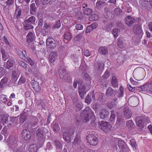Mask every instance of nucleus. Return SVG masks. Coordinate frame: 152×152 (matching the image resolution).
<instances>
[{
  "label": "nucleus",
  "instance_id": "obj_45",
  "mask_svg": "<svg viewBox=\"0 0 152 152\" xmlns=\"http://www.w3.org/2000/svg\"><path fill=\"white\" fill-rule=\"evenodd\" d=\"M80 137L77 134L76 135L74 139V142H73V144L76 145V144H78L80 142Z\"/></svg>",
  "mask_w": 152,
  "mask_h": 152
},
{
  "label": "nucleus",
  "instance_id": "obj_6",
  "mask_svg": "<svg viewBox=\"0 0 152 152\" xmlns=\"http://www.w3.org/2000/svg\"><path fill=\"white\" fill-rule=\"evenodd\" d=\"M104 64L103 63L98 61L94 64V72L98 75L100 74L102 71L103 68Z\"/></svg>",
  "mask_w": 152,
  "mask_h": 152
},
{
  "label": "nucleus",
  "instance_id": "obj_31",
  "mask_svg": "<svg viewBox=\"0 0 152 152\" xmlns=\"http://www.w3.org/2000/svg\"><path fill=\"white\" fill-rule=\"evenodd\" d=\"M124 89L122 86H120L117 93L116 94V96L118 98H121L124 96Z\"/></svg>",
  "mask_w": 152,
  "mask_h": 152
},
{
  "label": "nucleus",
  "instance_id": "obj_19",
  "mask_svg": "<svg viewBox=\"0 0 152 152\" xmlns=\"http://www.w3.org/2000/svg\"><path fill=\"white\" fill-rule=\"evenodd\" d=\"M111 83L112 86L114 88H117L118 86V83L117 79L115 76H113L111 80Z\"/></svg>",
  "mask_w": 152,
  "mask_h": 152
},
{
  "label": "nucleus",
  "instance_id": "obj_64",
  "mask_svg": "<svg viewBox=\"0 0 152 152\" xmlns=\"http://www.w3.org/2000/svg\"><path fill=\"white\" fill-rule=\"evenodd\" d=\"M76 29L77 30H81L83 29V27L82 25L78 24L75 26Z\"/></svg>",
  "mask_w": 152,
  "mask_h": 152
},
{
  "label": "nucleus",
  "instance_id": "obj_12",
  "mask_svg": "<svg viewBox=\"0 0 152 152\" xmlns=\"http://www.w3.org/2000/svg\"><path fill=\"white\" fill-rule=\"evenodd\" d=\"M125 21L126 24L129 27L132 26L136 21L134 18L130 16L126 17Z\"/></svg>",
  "mask_w": 152,
  "mask_h": 152
},
{
  "label": "nucleus",
  "instance_id": "obj_29",
  "mask_svg": "<svg viewBox=\"0 0 152 152\" xmlns=\"http://www.w3.org/2000/svg\"><path fill=\"white\" fill-rule=\"evenodd\" d=\"M37 148V146L36 144H32L29 146L28 150L29 152H36Z\"/></svg>",
  "mask_w": 152,
  "mask_h": 152
},
{
  "label": "nucleus",
  "instance_id": "obj_42",
  "mask_svg": "<svg viewBox=\"0 0 152 152\" xmlns=\"http://www.w3.org/2000/svg\"><path fill=\"white\" fill-rule=\"evenodd\" d=\"M99 18V17L97 15L94 14L89 17V20L90 21L96 20L98 19Z\"/></svg>",
  "mask_w": 152,
  "mask_h": 152
},
{
  "label": "nucleus",
  "instance_id": "obj_39",
  "mask_svg": "<svg viewBox=\"0 0 152 152\" xmlns=\"http://www.w3.org/2000/svg\"><path fill=\"white\" fill-rule=\"evenodd\" d=\"M126 126L129 129H132L135 125L132 120H130L127 121L126 123Z\"/></svg>",
  "mask_w": 152,
  "mask_h": 152
},
{
  "label": "nucleus",
  "instance_id": "obj_47",
  "mask_svg": "<svg viewBox=\"0 0 152 152\" xmlns=\"http://www.w3.org/2000/svg\"><path fill=\"white\" fill-rule=\"evenodd\" d=\"M30 9L31 13L32 14H34L36 10V8L34 3H33L31 4Z\"/></svg>",
  "mask_w": 152,
  "mask_h": 152
},
{
  "label": "nucleus",
  "instance_id": "obj_59",
  "mask_svg": "<svg viewBox=\"0 0 152 152\" xmlns=\"http://www.w3.org/2000/svg\"><path fill=\"white\" fill-rule=\"evenodd\" d=\"M110 75V72L108 70H107L106 72H105L103 76V77L104 80L106 79L107 78H108Z\"/></svg>",
  "mask_w": 152,
  "mask_h": 152
},
{
  "label": "nucleus",
  "instance_id": "obj_41",
  "mask_svg": "<svg viewBox=\"0 0 152 152\" xmlns=\"http://www.w3.org/2000/svg\"><path fill=\"white\" fill-rule=\"evenodd\" d=\"M96 100L98 101L99 102H101L102 101L103 96L102 94H100L99 93H96Z\"/></svg>",
  "mask_w": 152,
  "mask_h": 152
},
{
  "label": "nucleus",
  "instance_id": "obj_1",
  "mask_svg": "<svg viewBox=\"0 0 152 152\" xmlns=\"http://www.w3.org/2000/svg\"><path fill=\"white\" fill-rule=\"evenodd\" d=\"M80 115L82 121L86 123L89 121L94 115V114L91 109L86 107L81 113Z\"/></svg>",
  "mask_w": 152,
  "mask_h": 152
},
{
  "label": "nucleus",
  "instance_id": "obj_61",
  "mask_svg": "<svg viewBox=\"0 0 152 152\" xmlns=\"http://www.w3.org/2000/svg\"><path fill=\"white\" fill-rule=\"evenodd\" d=\"M6 72L3 67H0V77H2L5 74Z\"/></svg>",
  "mask_w": 152,
  "mask_h": 152
},
{
  "label": "nucleus",
  "instance_id": "obj_56",
  "mask_svg": "<svg viewBox=\"0 0 152 152\" xmlns=\"http://www.w3.org/2000/svg\"><path fill=\"white\" fill-rule=\"evenodd\" d=\"M54 142L57 148H61V143L58 140H56Z\"/></svg>",
  "mask_w": 152,
  "mask_h": 152
},
{
  "label": "nucleus",
  "instance_id": "obj_15",
  "mask_svg": "<svg viewBox=\"0 0 152 152\" xmlns=\"http://www.w3.org/2000/svg\"><path fill=\"white\" fill-rule=\"evenodd\" d=\"M124 123L122 116L121 115H118L117 116V121L114 127L116 129L119 128Z\"/></svg>",
  "mask_w": 152,
  "mask_h": 152
},
{
  "label": "nucleus",
  "instance_id": "obj_25",
  "mask_svg": "<svg viewBox=\"0 0 152 152\" xmlns=\"http://www.w3.org/2000/svg\"><path fill=\"white\" fill-rule=\"evenodd\" d=\"M137 90L140 91H142L146 93H148V84H145L140 87L136 88Z\"/></svg>",
  "mask_w": 152,
  "mask_h": 152
},
{
  "label": "nucleus",
  "instance_id": "obj_21",
  "mask_svg": "<svg viewBox=\"0 0 152 152\" xmlns=\"http://www.w3.org/2000/svg\"><path fill=\"white\" fill-rule=\"evenodd\" d=\"M9 145H15L17 143L18 139L14 137H9L7 139Z\"/></svg>",
  "mask_w": 152,
  "mask_h": 152
},
{
  "label": "nucleus",
  "instance_id": "obj_63",
  "mask_svg": "<svg viewBox=\"0 0 152 152\" xmlns=\"http://www.w3.org/2000/svg\"><path fill=\"white\" fill-rule=\"evenodd\" d=\"M82 77L84 79L86 80H89L90 79L89 75L86 73H83V74Z\"/></svg>",
  "mask_w": 152,
  "mask_h": 152
},
{
  "label": "nucleus",
  "instance_id": "obj_22",
  "mask_svg": "<svg viewBox=\"0 0 152 152\" xmlns=\"http://www.w3.org/2000/svg\"><path fill=\"white\" fill-rule=\"evenodd\" d=\"M23 25L24 29L25 30H28L31 29H33L34 28L32 24L26 20H25L24 22H23Z\"/></svg>",
  "mask_w": 152,
  "mask_h": 152
},
{
  "label": "nucleus",
  "instance_id": "obj_9",
  "mask_svg": "<svg viewBox=\"0 0 152 152\" xmlns=\"http://www.w3.org/2000/svg\"><path fill=\"white\" fill-rule=\"evenodd\" d=\"M46 44L49 48L54 49L56 46V42L54 39L49 37L46 39Z\"/></svg>",
  "mask_w": 152,
  "mask_h": 152
},
{
  "label": "nucleus",
  "instance_id": "obj_46",
  "mask_svg": "<svg viewBox=\"0 0 152 152\" xmlns=\"http://www.w3.org/2000/svg\"><path fill=\"white\" fill-rule=\"evenodd\" d=\"M115 112L113 110H112L111 111V115L109 121H113L115 120Z\"/></svg>",
  "mask_w": 152,
  "mask_h": 152
},
{
  "label": "nucleus",
  "instance_id": "obj_40",
  "mask_svg": "<svg viewBox=\"0 0 152 152\" xmlns=\"http://www.w3.org/2000/svg\"><path fill=\"white\" fill-rule=\"evenodd\" d=\"M19 64L20 66L22 67L26 70H27L28 67H29V65L26 64L22 61H20L19 62Z\"/></svg>",
  "mask_w": 152,
  "mask_h": 152
},
{
  "label": "nucleus",
  "instance_id": "obj_7",
  "mask_svg": "<svg viewBox=\"0 0 152 152\" xmlns=\"http://www.w3.org/2000/svg\"><path fill=\"white\" fill-rule=\"evenodd\" d=\"M87 140L91 145H95L97 143V138L95 136L90 134L87 137Z\"/></svg>",
  "mask_w": 152,
  "mask_h": 152
},
{
  "label": "nucleus",
  "instance_id": "obj_27",
  "mask_svg": "<svg viewBox=\"0 0 152 152\" xmlns=\"http://www.w3.org/2000/svg\"><path fill=\"white\" fill-rule=\"evenodd\" d=\"M57 58V54L55 52H52L50 53L49 57V60L51 63H53Z\"/></svg>",
  "mask_w": 152,
  "mask_h": 152
},
{
  "label": "nucleus",
  "instance_id": "obj_2",
  "mask_svg": "<svg viewBox=\"0 0 152 152\" xmlns=\"http://www.w3.org/2000/svg\"><path fill=\"white\" fill-rule=\"evenodd\" d=\"M136 125L140 128L142 129L144 126V123H149V120L148 118L145 115L138 116L135 119Z\"/></svg>",
  "mask_w": 152,
  "mask_h": 152
},
{
  "label": "nucleus",
  "instance_id": "obj_62",
  "mask_svg": "<svg viewBox=\"0 0 152 152\" xmlns=\"http://www.w3.org/2000/svg\"><path fill=\"white\" fill-rule=\"evenodd\" d=\"M82 121V119L81 118V115L79 116V117H77L76 118V123L77 125L80 124Z\"/></svg>",
  "mask_w": 152,
  "mask_h": 152
},
{
  "label": "nucleus",
  "instance_id": "obj_20",
  "mask_svg": "<svg viewBox=\"0 0 152 152\" xmlns=\"http://www.w3.org/2000/svg\"><path fill=\"white\" fill-rule=\"evenodd\" d=\"M9 115H7L2 114L0 115V118L2 122L4 125L6 124L8 122Z\"/></svg>",
  "mask_w": 152,
  "mask_h": 152
},
{
  "label": "nucleus",
  "instance_id": "obj_17",
  "mask_svg": "<svg viewBox=\"0 0 152 152\" xmlns=\"http://www.w3.org/2000/svg\"><path fill=\"white\" fill-rule=\"evenodd\" d=\"M35 36L33 32H29L26 36L27 42L29 43L32 42L35 39Z\"/></svg>",
  "mask_w": 152,
  "mask_h": 152
},
{
  "label": "nucleus",
  "instance_id": "obj_3",
  "mask_svg": "<svg viewBox=\"0 0 152 152\" xmlns=\"http://www.w3.org/2000/svg\"><path fill=\"white\" fill-rule=\"evenodd\" d=\"M75 131L74 128L72 127L63 132V138L66 142L69 143L71 141V138L74 133Z\"/></svg>",
  "mask_w": 152,
  "mask_h": 152
},
{
  "label": "nucleus",
  "instance_id": "obj_49",
  "mask_svg": "<svg viewBox=\"0 0 152 152\" xmlns=\"http://www.w3.org/2000/svg\"><path fill=\"white\" fill-rule=\"evenodd\" d=\"M1 134L4 135V136L5 137H7L8 135V134L7 131V129L6 126H5L1 131Z\"/></svg>",
  "mask_w": 152,
  "mask_h": 152
},
{
  "label": "nucleus",
  "instance_id": "obj_23",
  "mask_svg": "<svg viewBox=\"0 0 152 152\" xmlns=\"http://www.w3.org/2000/svg\"><path fill=\"white\" fill-rule=\"evenodd\" d=\"M20 57L24 61L28 58L25 50L21 51L18 50L17 51Z\"/></svg>",
  "mask_w": 152,
  "mask_h": 152
},
{
  "label": "nucleus",
  "instance_id": "obj_16",
  "mask_svg": "<svg viewBox=\"0 0 152 152\" xmlns=\"http://www.w3.org/2000/svg\"><path fill=\"white\" fill-rule=\"evenodd\" d=\"M118 103V100L116 97L114 98L112 100L110 104L108 103L107 104V107L111 109L113 107H115L117 106Z\"/></svg>",
  "mask_w": 152,
  "mask_h": 152
},
{
  "label": "nucleus",
  "instance_id": "obj_57",
  "mask_svg": "<svg viewBox=\"0 0 152 152\" xmlns=\"http://www.w3.org/2000/svg\"><path fill=\"white\" fill-rule=\"evenodd\" d=\"M24 61L29 64L31 66H32L34 64V62L33 61L29 58L28 57L26 59V60Z\"/></svg>",
  "mask_w": 152,
  "mask_h": 152
},
{
  "label": "nucleus",
  "instance_id": "obj_58",
  "mask_svg": "<svg viewBox=\"0 0 152 152\" xmlns=\"http://www.w3.org/2000/svg\"><path fill=\"white\" fill-rule=\"evenodd\" d=\"M148 93L152 94V83H147Z\"/></svg>",
  "mask_w": 152,
  "mask_h": 152
},
{
  "label": "nucleus",
  "instance_id": "obj_33",
  "mask_svg": "<svg viewBox=\"0 0 152 152\" xmlns=\"http://www.w3.org/2000/svg\"><path fill=\"white\" fill-rule=\"evenodd\" d=\"M114 90L110 87H108L106 90V94L107 96H112Z\"/></svg>",
  "mask_w": 152,
  "mask_h": 152
},
{
  "label": "nucleus",
  "instance_id": "obj_35",
  "mask_svg": "<svg viewBox=\"0 0 152 152\" xmlns=\"http://www.w3.org/2000/svg\"><path fill=\"white\" fill-rule=\"evenodd\" d=\"M27 114L26 113H24L20 115V123H23L27 119Z\"/></svg>",
  "mask_w": 152,
  "mask_h": 152
},
{
  "label": "nucleus",
  "instance_id": "obj_30",
  "mask_svg": "<svg viewBox=\"0 0 152 152\" xmlns=\"http://www.w3.org/2000/svg\"><path fill=\"white\" fill-rule=\"evenodd\" d=\"M118 145L119 148L120 149H122L124 150L126 149V144L123 140H119L118 142Z\"/></svg>",
  "mask_w": 152,
  "mask_h": 152
},
{
  "label": "nucleus",
  "instance_id": "obj_26",
  "mask_svg": "<svg viewBox=\"0 0 152 152\" xmlns=\"http://www.w3.org/2000/svg\"><path fill=\"white\" fill-rule=\"evenodd\" d=\"M118 40L117 45L118 47L121 48H124L126 46L125 40L121 38H119Z\"/></svg>",
  "mask_w": 152,
  "mask_h": 152
},
{
  "label": "nucleus",
  "instance_id": "obj_37",
  "mask_svg": "<svg viewBox=\"0 0 152 152\" xmlns=\"http://www.w3.org/2000/svg\"><path fill=\"white\" fill-rule=\"evenodd\" d=\"M52 126L53 129V130L54 132H57L60 129L58 124L56 122H53L52 124Z\"/></svg>",
  "mask_w": 152,
  "mask_h": 152
},
{
  "label": "nucleus",
  "instance_id": "obj_52",
  "mask_svg": "<svg viewBox=\"0 0 152 152\" xmlns=\"http://www.w3.org/2000/svg\"><path fill=\"white\" fill-rule=\"evenodd\" d=\"M91 96L89 95H87L85 99V102L88 104H89L91 103Z\"/></svg>",
  "mask_w": 152,
  "mask_h": 152
},
{
  "label": "nucleus",
  "instance_id": "obj_34",
  "mask_svg": "<svg viewBox=\"0 0 152 152\" xmlns=\"http://www.w3.org/2000/svg\"><path fill=\"white\" fill-rule=\"evenodd\" d=\"M64 36V39L68 41L70 40L72 37V36L70 32H68L67 31L65 32Z\"/></svg>",
  "mask_w": 152,
  "mask_h": 152
},
{
  "label": "nucleus",
  "instance_id": "obj_18",
  "mask_svg": "<svg viewBox=\"0 0 152 152\" xmlns=\"http://www.w3.org/2000/svg\"><path fill=\"white\" fill-rule=\"evenodd\" d=\"M109 114L108 111L106 109H102L100 111L99 115L102 119L106 118L108 117Z\"/></svg>",
  "mask_w": 152,
  "mask_h": 152
},
{
  "label": "nucleus",
  "instance_id": "obj_55",
  "mask_svg": "<svg viewBox=\"0 0 152 152\" xmlns=\"http://www.w3.org/2000/svg\"><path fill=\"white\" fill-rule=\"evenodd\" d=\"M112 14V13L110 12H106L104 13V16L106 18L108 19H110L112 18V16H110V15Z\"/></svg>",
  "mask_w": 152,
  "mask_h": 152
},
{
  "label": "nucleus",
  "instance_id": "obj_51",
  "mask_svg": "<svg viewBox=\"0 0 152 152\" xmlns=\"http://www.w3.org/2000/svg\"><path fill=\"white\" fill-rule=\"evenodd\" d=\"M75 15L76 18L78 19L81 20L83 18V14L81 12H76Z\"/></svg>",
  "mask_w": 152,
  "mask_h": 152
},
{
  "label": "nucleus",
  "instance_id": "obj_38",
  "mask_svg": "<svg viewBox=\"0 0 152 152\" xmlns=\"http://www.w3.org/2000/svg\"><path fill=\"white\" fill-rule=\"evenodd\" d=\"M120 33V30L118 28H114L112 31V34L115 38H116L118 37Z\"/></svg>",
  "mask_w": 152,
  "mask_h": 152
},
{
  "label": "nucleus",
  "instance_id": "obj_36",
  "mask_svg": "<svg viewBox=\"0 0 152 152\" xmlns=\"http://www.w3.org/2000/svg\"><path fill=\"white\" fill-rule=\"evenodd\" d=\"M83 13L86 15H89L92 13V10L88 8H85L83 10Z\"/></svg>",
  "mask_w": 152,
  "mask_h": 152
},
{
  "label": "nucleus",
  "instance_id": "obj_14",
  "mask_svg": "<svg viewBox=\"0 0 152 152\" xmlns=\"http://www.w3.org/2000/svg\"><path fill=\"white\" fill-rule=\"evenodd\" d=\"M36 134L38 137L39 140L41 141V144H43L45 140L43 136V132L42 130L41 129H39L37 131Z\"/></svg>",
  "mask_w": 152,
  "mask_h": 152
},
{
  "label": "nucleus",
  "instance_id": "obj_28",
  "mask_svg": "<svg viewBox=\"0 0 152 152\" xmlns=\"http://www.w3.org/2000/svg\"><path fill=\"white\" fill-rule=\"evenodd\" d=\"M75 105V108L77 111H80L83 108V105L81 103L78 101H76L75 102H74Z\"/></svg>",
  "mask_w": 152,
  "mask_h": 152
},
{
  "label": "nucleus",
  "instance_id": "obj_60",
  "mask_svg": "<svg viewBox=\"0 0 152 152\" xmlns=\"http://www.w3.org/2000/svg\"><path fill=\"white\" fill-rule=\"evenodd\" d=\"M105 4V2L102 0H100L97 1L96 5L97 7L100 6H103Z\"/></svg>",
  "mask_w": 152,
  "mask_h": 152
},
{
  "label": "nucleus",
  "instance_id": "obj_53",
  "mask_svg": "<svg viewBox=\"0 0 152 152\" xmlns=\"http://www.w3.org/2000/svg\"><path fill=\"white\" fill-rule=\"evenodd\" d=\"M130 144L135 149H136L137 147V144L136 142L134 139H132L130 140Z\"/></svg>",
  "mask_w": 152,
  "mask_h": 152
},
{
  "label": "nucleus",
  "instance_id": "obj_24",
  "mask_svg": "<svg viewBox=\"0 0 152 152\" xmlns=\"http://www.w3.org/2000/svg\"><path fill=\"white\" fill-rule=\"evenodd\" d=\"M138 99L135 97H130L128 100V102L131 105V106L135 107L137 105Z\"/></svg>",
  "mask_w": 152,
  "mask_h": 152
},
{
  "label": "nucleus",
  "instance_id": "obj_13",
  "mask_svg": "<svg viewBox=\"0 0 152 152\" xmlns=\"http://www.w3.org/2000/svg\"><path fill=\"white\" fill-rule=\"evenodd\" d=\"M122 112L126 118H129L131 117L132 115V113L128 107L124 106L123 107Z\"/></svg>",
  "mask_w": 152,
  "mask_h": 152
},
{
  "label": "nucleus",
  "instance_id": "obj_54",
  "mask_svg": "<svg viewBox=\"0 0 152 152\" xmlns=\"http://www.w3.org/2000/svg\"><path fill=\"white\" fill-rule=\"evenodd\" d=\"M114 12L116 15H121L122 12V10L120 8H116L114 10Z\"/></svg>",
  "mask_w": 152,
  "mask_h": 152
},
{
  "label": "nucleus",
  "instance_id": "obj_11",
  "mask_svg": "<svg viewBox=\"0 0 152 152\" xmlns=\"http://www.w3.org/2000/svg\"><path fill=\"white\" fill-rule=\"evenodd\" d=\"M133 30L134 33L137 35H142L143 34L141 27L139 24H135L133 26Z\"/></svg>",
  "mask_w": 152,
  "mask_h": 152
},
{
  "label": "nucleus",
  "instance_id": "obj_48",
  "mask_svg": "<svg viewBox=\"0 0 152 152\" xmlns=\"http://www.w3.org/2000/svg\"><path fill=\"white\" fill-rule=\"evenodd\" d=\"M8 78L6 77L3 78L0 82V86L1 88L3 86V85L6 83L8 81Z\"/></svg>",
  "mask_w": 152,
  "mask_h": 152
},
{
  "label": "nucleus",
  "instance_id": "obj_32",
  "mask_svg": "<svg viewBox=\"0 0 152 152\" xmlns=\"http://www.w3.org/2000/svg\"><path fill=\"white\" fill-rule=\"evenodd\" d=\"M99 53L102 54L106 55L108 53L107 49L104 47H101L98 49Z\"/></svg>",
  "mask_w": 152,
  "mask_h": 152
},
{
  "label": "nucleus",
  "instance_id": "obj_5",
  "mask_svg": "<svg viewBox=\"0 0 152 152\" xmlns=\"http://www.w3.org/2000/svg\"><path fill=\"white\" fill-rule=\"evenodd\" d=\"M89 90V86L87 84H81L79 89V93L80 97L82 99L83 98V96Z\"/></svg>",
  "mask_w": 152,
  "mask_h": 152
},
{
  "label": "nucleus",
  "instance_id": "obj_10",
  "mask_svg": "<svg viewBox=\"0 0 152 152\" xmlns=\"http://www.w3.org/2000/svg\"><path fill=\"white\" fill-rule=\"evenodd\" d=\"M22 138L25 140H29L31 137V134L30 132L27 129H23L21 133Z\"/></svg>",
  "mask_w": 152,
  "mask_h": 152
},
{
  "label": "nucleus",
  "instance_id": "obj_8",
  "mask_svg": "<svg viewBox=\"0 0 152 152\" xmlns=\"http://www.w3.org/2000/svg\"><path fill=\"white\" fill-rule=\"evenodd\" d=\"M100 128L104 132H107L110 130L111 126L107 122L101 121L99 123Z\"/></svg>",
  "mask_w": 152,
  "mask_h": 152
},
{
  "label": "nucleus",
  "instance_id": "obj_50",
  "mask_svg": "<svg viewBox=\"0 0 152 152\" xmlns=\"http://www.w3.org/2000/svg\"><path fill=\"white\" fill-rule=\"evenodd\" d=\"M0 100L3 103H6V102L8 101L6 95L3 94L0 95Z\"/></svg>",
  "mask_w": 152,
  "mask_h": 152
},
{
  "label": "nucleus",
  "instance_id": "obj_4",
  "mask_svg": "<svg viewBox=\"0 0 152 152\" xmlns=\"http://www.w3.org/2000/svg\"><path fill=\"white\" fill-rule=\"evenodd\" d=\"M59 74L60 78L64 79L67 81H70L71 78L70 75L66 73V72L64 69L60 68L59 70Z\"/></svg>",
  "mask_w": 152,
  "mask_h": 152
},
{
  "label": "nucleus",
  "instance_id": "obj_44",
  "mask_svg": "<svg viewBox=\"0 0 152 152\" xmlns=\"http://www.w3.org/2000/svg\"><path fill=\"white\" fill-rule=\"evenodd\" d=\"M13 65V61L11 59L9 60L7 62L6 68L9 69L12 67Z\"/></svg>",
  "mask_w": 152,
  "mask_h": 152
},
{
  "label": "nucleus",
  "instance_id": "obj_43",
  "mask_svg": "<svg viewBox=\"0 0 152 152\" xmlns=\"http://www.w3.org/2000/svg\"><path fill=\"white\" fill-rule=\"evenodd\" d=\"M26 20L27 22L28 21L29 23L32 25L34 24L36 20V18L35 17L32 16L29 18L28 19Z\"/></svg>",
  "mask_w": 152,
  "mask_h": 152
}]
</instances>
